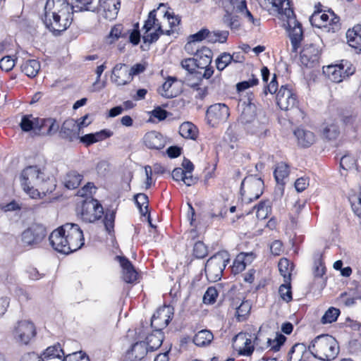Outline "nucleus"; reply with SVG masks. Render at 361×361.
<instances>
[{
	"mask_svg": "<svg viewBox=\"0 0 361 361\" xmlns=\"http://www.w3.org/2000/svg\"><path fill=\"white\" fill-rule=\"evenodd\" d=\"M173 315V308L164 305L158 308L151 319V326L154 330L160 331L168 326Z\"/></svg>",
	"mask_w": 361,
	"mask_h": 361,
	"instance_id": "2eb2a0df",
	"label": "nucleus"
},
{
	"mask_svg": "<svg viewBox=\"0 0 361 361\" xmlns=\"http://www.w3.org/2000/svg\"><path fill=\"white\" fill-rule=\"evenodd\" d=\"M39 70V62L35 59L27 60L21 65L22 72L30 78L36 76Z\"/></svg>",
	"mask_w": 361,
	"mask_h": 361,
	"instance_id": "a19ab883",
	"label": "nucleus"
},
{
	"mask_svg": "<svg viewBox=\"0 0 361 361\" xmlns=\"http://www.w3.org/2000/svg\"><path fill=\"white\" fill-rule=\"evenodd\" d=\"M252 252H241L233 262L232 271L235 274L240 273L245 270L246 265L250 264L253 259Z\"/></svg>",
	"mask_w": 361,
	"mask_h": 361,
	"instance_id": "473e14b6",
	"label": "nucleus"
},
{
	"mask_svg": "<svg viewBox=\"0 0 361 361\" xmlns=\"http://www.w3.org/2000/svg\"><path fill=\"white\" fill-rule=\"evenodd\" d=\"M197 133V128L190 122H184L179 127V133L185 138L195 140Z\"/></svg>",
	"mask_w": 361,
	"mask_h": 361,
	"instance_id": "79ce46f5",
	"label": "nucleus"
},
{
	"mask_svg": "<svg viewBox=\"0 0 361 361\" xmlns=\"http://www.w3.org/2000/svg\"><path fill=\"white\" fill-rule=\"evenodd\" d=\"M329 14L322 13V11H314L310 16L311 24L317 27H328L329 31L335 32L340 28L339 18L336 16L334 13L329 11Z\"/></svg>",
	"mask_w": 361,
	"mask_h": 361,
	"instance_id": "9d476101",
	"label": "nucleus"
},
{
	"mask_svg": "<svg viewBox=\"0 0 361 361\" xmlns=\"http://www.w3.org/2000/svg\"><path fill=\"white\" fill-rule=\"evenodd\" d=\"M208 254L207 246L202 242L198 241L195 243L193 247V255L197 258H204Z\"/></svg>",
	"mask_w": 361,
	"mask_h": 361,
	"instance_id": "13d9d810",
	"label": "nucleus"
},
{
	"mask_svg": "<svg viewBox=\"0 0 361 361\" xmlns=\"http://www.w3.org/2000/svg\"><path fill=\"white\" fill-rule=\"evenodd\" d=\"M63 225L54 230L49 237V240L51 247L59 252L63 254H69L68 249L66 234L64 231Z\"/></svg>",
	"mask_w": 361,
	"mask_h": 361,
	"instance_id": "a211bd4d",
	"label": "nucleus"
},
{
	"mask_svg": "<svg viewBox=\"0 0 361 361\" xmlns=\"http://www.w3.org/2000/svg\"><path fill=\"white\" fill-rule=\"evenodd\" d=\"M274 174L276 182L282 183L284 178H287L289 174L288 166L283 162L278 164Z\"/></svg>",
	"mask_w": 361,
	"mask_h": 361,
	"instance_id": "de8ad7c7",
	"label": "nucleus"
},
{
	"mask_svg": "<svg viewBox=\"0 0 361 361\" xmlns=\"http://www.w3.org/2000/svg\"><path fill=\"white\" fill-rule=\"evenodd\" d=\"M144 142L149 149H161L165 147L166 140L160 133L153 130L145 134Z\"/></svg>",
	"mask_w": 361,
	"mask_h": 361,
	"instance_id": "bb28decb",
	"label": "nucleus"
},
{
	"mask_svg": "<svg viewBox=\"0 0 361 361\" xmlns=\"http://www.w3.org/2000/svg\"><path fill=\"white\" fill-rule=\"evenodd\" d=\"M324 73H325L330 80L334 82H341L344 80L343 77V63L338 65L328 66L324 68Z\"/></svg>",
	"mask_w": 361,
	"mask_h": 361,
	"instance_id": "72a5a7b5",
	"label": "nucleus"
},
{
	"mask_svg": "<svg viewBox=\"0 0 361 361\" xmlns=\"http://www.w3.org/2000/svg\"><path fill=\"white\" fill-rule=\"evenodd\" d=\"M253 97L251 93L247 95V98L240 100L242 111L238 118V123L243 126V128L257 118L256 115L257 108L252 102Z\"/></svg>",
	"mask_w": 361,
	"mask_h": 361,
	"instance_id": "4468645a",
	"label": "nucleus"
},
{
	"mask_svg": "<svg viewBox=\"0 0 361 361\" xmlns=\"http://www.w3.org/2000/svg\"><path fill=\"white\" fill-rule=\"evenodd\" d=\"M20 185L24 192L32 199L40 198L56 188V180L44 173L37 166L25 168L20 176Z\"/></svg>",
	"mask_w": 361,
	"mask_h": 361,
	"instance_id": "f257e3e1",
	"label": "nucleus"
},
{
	"mask_svg": "<svg viewBox=\"0 0 361 361\" xmlns=\"http://www.w3.org/2000/svg\"><path fill=\"white\" fill-rule=\"evenodd\" d=\"M286 340V338L283 335L278 334L275 339H268L267 342L271 347V350L274 352H277L279 350L281 346L284 343Z\"/></svg>",
	"mask_w": 361,
	"mask_h": 361,
	"instance_id": "338daca9",
	"label": "nucleus"
},
{
	"mask_svg": "<svg viewBox=\"0 0 361 361\" xmlns=\"http://www.w3.org/2000/svg\"><path fill=\"white\" fill-rule=\"evenodd\" d=\"M251 310V304L248 300L243 301L240 305L236 307V317L239 322L246 319Z\"/></svg>",
	"mask_w": 361,
	"mask_h": 361,
	"instance_id": "09e8293b",
	"label": "nucleus"
},
{
	"mask_svg": "<svg viewBox=\"0 0 361 361\" xmlns=\"http://www.w3.org/2000/svg\"><path fill=\"white\" fill-rule=\"evenodd\" d=\"M218 296V292L214 287H209L206 290L203 296V302L207 305H212L216 302Z\"/></svg>",
	"mask_w": 361,
	"mask_h": 361,
	"instance_id": "052dcab7",
	"label": "nucleus"
},
{
	"mask_svg": "<svg viewBox=\"0 0 361 361\" xmlns=\"http://www.w3.org/2000/svg\"><path fill=\"white\" fill-rule=\"evenodd\" d=\"M39 118L32 114H27L22 116L20 127L24 132L32 130L35 134L38 132Z\"/></svg>",
	"mask_w": 361,
	"mask_h": 361,
	"instance_id": "c9c22d12",
	"label": "nucleus"
},
{
	"mask_svg": "<svg viewBox=\"0 0 361 361\" xmlns=\"http://www.w3.org/2000/svg\"><path fill=\"white\" fill-rule=\"evenodd\" d=\"M276 103L281 110L293 111L300 114V117L303 118V113L298 108L297 96L293 90L288 85H282L276 93Z\"/></svg>",
	"mask_w": 361,
	"mask_h": 361,
	"instance_id": "0eeeda50",
	"label": "nucleus"
},
{
	"mask_svg": "<svg viewBox=\"0 0 361 361\" xmlns=\"http://www.w3.org/2000/svg\"><path fill=\"white\" fill-rule=\"evenodd\" d=\"M59 133L62 138L73 142L79 137L80 126L73 118H68L63 123Z\"/></svg>",
	"mask_w": 361,
	"mask_h": 361,
	"instance_id": "412c9836",
	"label": "nucleus"
},
{
	"mask_svg": "<svg viewBox=\"0 0 361 361\" xmlns=\"http://www.w3.org/2000/svg\"><path fill=\"white\" fill-rule=\"evenodd\" d=\"M35 325L27 320L18 322L13 331V336L15 341L22 345H27L35 336Z\"/></svg>",
	"mask_w": 361,
	"mask_h": 361,
	"instance_id": "9b49d317",
	"label": "nucleus"
},
{
	"mask_svg": "<svg viewBox=\"0 0 361 361\" xmlns=\"http://www.w3.org/2000/svg\"><path fill=\"white\" fill-rule=\"evenodd\" d=\"M347 42L350 47L361 53V25H355L346 32Z\"/></svg>",
	"mask_w": 361,
	"mask_h": 361,
	"instance_id": "c756f323",
	"label": "nucleus"
},
{
	"mask_svg": "<svg viewBox=\"0 0 361 361\" xmlns=\"http://www.w3.org/2000/svg\"><path fill=\"white\" fill-rule=\"evenodd\" d=\"M278 266L279 271L281 274L283 276L285 281L289 280L291 271L290 261L286 258L281 259Z\"/></svg>",
	"mask_w": 361,
	"mask_h": 361,
	"instance_id": "3c124183",
	"label": "nucleus"
},
{
	"mask_svg": "<svg viewBox=\"0 0 361 361\" xmlns=\"http://www.w3.org/2000/svg\"><path fill=\"white\" fill-rule=\"evenodd\" d=\"M156 10H153L149 12L147 20L145 22L143 29L146 32H148L152 27H157V25H160L158 23V20L156 18Z\"/></svg>",
	"mask_w": 361,
	"mask_h": 361,
	"instance_id": "bf43d9fd",
	"label": "nucleus"
},
{
	"mask_svg": "<svg viewBox=\"0 0 361 361\" xmlns=\"http://www.w3.org/2000/svg\"><path fill=\"white\" fill-rule=\"evenodd\" d=\"M116 212L114 210L108 211L106 212L104 224L106 230L110 233L114 231V221H115Z\"/></svg>",
	"mask_w": 361,
	"mask_h": 361,
	"instance_id": "4d7b16f0",
	"label": "nucleus"
},
{
	"mask_svg": "<svg viewBox=\"0 0 361 361\" xmlns=\"http://www.w3.org/2000/svg\"><path fill=\"white\" fill-rule=\"evenodd\" d=\"M47 234V229L43 225L34 224L22 233L21 241L24 246L34 247L42 242Z\"/></svg>",
	"mask_w": 361,
	"mask_h": 361,
	"instance_id": "6e6552de",
	"label": "nucleus"
},
{
	"mask_svg": "<svg viewBox=\"0 0 361 361\" xmlns=\"http://www.w3.org/2000/svg\"><path fill=\"white\" fill-rule=\"evenodd\" d=\"M164 335L161 331L154 330V332L147 337V347L148 351L155 350L159 348L162 344Z\"/></svg>",
	"mask_w": 361,
	"mask_h": 361,
	"instance_id": "ea45409f",
	"label": "nucleus"
},
{
	"mask_svg": "<svg viewBox=\"0 0 361 361\" xmlns=\"http://www.w3.org/2000/svg\"><path fill=\"white\" fill-rule=\"evenodd\" d=\"M63 229L66 234L67 247L69 250V253L80 249L85 243V239L82 231L79 226L76 224L66 223L63 224Z\"/></svg>",
	"mask_w": 361,
	"mask_h": 361,
	"instance_id": "1a4fd4ad",
	"label": "nucleus"
},
{
	"mask_svg": "<svg viewBox=\"0 0 361 361\" xmlns=\"http://www.w3.org/2000/svg\"><path fill=\"white\" fill-rule=\"evenodd\" d=\"M312 356L323 361L334 360L339 353V345L334 337L329 334L317 336L310 344Z\"/></svg>",
	"mask_w": 361,
	"mask_h": 361,
	"instance_id": "7ed1b4c3",
	"label": "nucleus"
},
{
	"mask_svg": "<svg viewBox=\"0 0 361 361\" xmlns=\"http://www.w3.org/2000/svg\"><path fill=\"white\" fill-rule=\"evenodd\" d=\"M123 27L121 24H118L114 25L109 33V38H110L111 43L115 42L120 37H125L126 34H123Z\"/></svg>",
	"mask_w": 361,
	"mask_h": 361,
	"instance_id": "774afa93",
	"label": "nucleus"
},
{
	"mask_svg": "<svg viewBox=\"0 0 361 361\" xmlns=\"http://www.w3.org/2000/svg\"><path fill=\"white\" fill-rule=\"evenodd\" d=\"M237 13H226L224 16L223 20L231 29H238L240 22Z\"/></svg>",
	"mask_w": 361,
	"mask_h": 361,
	"instance_id": "603ef678",
	"label": "nucleus"
},
{
	"mask_svg": "<svg viewBox=\"0 0 361 361\" xmlns=\"http://www.w3.org/2000/svg\"><path fill=\"white\" fill-rule=\"evenodd\" d=\"M120 5V0H99L96 10L103 18L112 20L117 17Z\"/></svg>",
	"mask_w": 361,
	"mask_h": 361,
	"instance_id": "f3484780",
	"label": "nucleus"
},
{
	"mask_svg": "<svg viewBox=\"0 0 361 361\" xmlns=\"http://www.w3.org/2000/svg\"><path fill=\"white\" fill-rule=\"evenodd\" d=\"M176 78L169 77L164 84L158 89V92L165 98H173L178 94V90H175L173 83Z\"/></svg>",
	"mask_w": 361,
	"mask_h": 361,
	"instance_id": "4c0bfd02",
	"label": "nucleus"
},
{
	"mask_svg": "<svg viewBox=\"0 0 361 361\" xmlns=\"http://www.w3.org/2000/svg\"><path fill=\"white\" fill-rule=\"evenodd\" d=\"M229 115V109L226 104H214L207 109L206 118L207 123L214 127L221 123L226 122Z\"/></svg>",
	"mask_w": 361,
	"mask_h": 361,
	"instance_id": "f8f14e48",
	"label": "nucleus"
},
{
	"mask_svg": "<svg viewBox=\"0 0 361 361\" xmlns=\"http://www.w3.org/2000/svg\"><path fill=\"white\" fill-rule=\"evenodd\" d=\"M340 314V310L335 307L329 308L322 317V322L323 324H330L336 321Z\"/></svg>",
	"mask_w": 361,
	"mask_h": 361,
	"instance_id": "864d4df0",
	"label": "nucleus"
},
{
	"mask_svg": "<svg viewBox=\"0 0 361 361\" xmlns=\"http://www.w3.org/2000/svg\"><path fill=\"white\" fill-rule=\"evenodd\" d=\"M343 125L348 129L357 130L361 126V116L354 111H344L341 117Z\"/></svg>",
	"mask_w": 361,
	"mask_h": 361,
	"instance_id": "2f4dec72",
	"label": "nucleus"
},
{
	"mask_svg": "<svg viewBox=\"0 0 361 361\" xmlns=\"http://www.w3.org/2000/svg\"><path fill=\"white\" fill-rule=\"evenodd\" d=\"M161 35H164V30L161 25H157L155 32L152 33L145 32L142 39L145 43L151 44L157 41Z\"/></svg>",
	"mask_w": 361,
	"mask_h": 361,
	"instance_id": "5fc2aeb1",
	"label": "nucleus"
},
{
	"mask_svg": "<svg viewBox=\"0 0 361 361\" xmlns=\"http://www.w3.org/2000/svg\"><path fill=\"white\" fill-rule=\"evenodd\" d=\"M323 133L329 140L336 139L339 134L338 127L335 124L328 125L324 128Z\"/></svg>",
	"mask_w": 361,
	"mask_h": 361,
	"instance_id": "69168bd1",
	"label": "nucleus"
},
{
	"mask_svg": "<svg viewBox=\"0 0 361 361\" xmlns=\"http://www.w3.org/2000/svg\"><path fill=\"white\" fill-rule=\"evenodd\" d=\"M256 210V217L258 219H264L267 218L269 209V207L265 202H261L257 205L254 207Z\"/></svg>",
	"mask_w": 361,
	"mask_h": 361,
	"instance_id": "680f3d73",
	"label": "nucleus"
},
{
	"mask_svg": "<svg viewBox=\"0 0 361 361\" xmlns=\"http://www.w3.org/2000/svg\"><path fill=\"white\" fill-rule=\"evenodd\" d=\"M135 204L142 216H145L148 213L149 200L145 193H138L134 196Z\"/></svg>",
	"mask_w": 361,
	"mask_h": 361,
	"instance_id": "49530a36",
	"label": "nucleus"
},
{
	"mask_svg": "<svg viewBox=\"0 0 361 361\" xmlns=\"http://www.w3.org/2000/svg\"><path fill=\"white\" fill-rule=\"evenodd\" d=\"M258 3L263 9L277 15L279 18L283 15L286 7H290L288 0H258Z\"/></svg>",
	"mask_w": 361,
	"mask_h": 361,
	"instance_id": "aec40b11",
	"label": "nucleus"
},
{
	"mask_svg": "<svg viewBox=\"0 0 361 361\" xmlns=\"http://www.w3.org/2000/svg\"><path fill=\"white\" fill-rule=\"evenodd\" d=\"M264 182L257 176L245 177L240 185V193L245 201L251 202L258 199L263 192Z\"/></svg>",
	"mask_w": 361,
	"mask_h": 361,
	"instance_id": "423d86ee",
	"label": "nucleus"
},
{
	"mask_svg": "<svg viewBox=\"0 0 361 361\" xmlns=\"http://www.w3.org/2000/svg\"><path fill=\"white\" fill-rule=\"evenodd\" d=\"M214 336L209 330H202L197 332L193 338V343L200 347L209 345L213 340Z\"/></svg>",
	"mask_w": 361,
	"mask_h": 361,
	"instance_id": "37998d69",
	"label": "nucleus"
},
{
	"mask_svg": "<svg viewBox=\"0 0 361 361\" xmlns=\"http://www.w3.org/2000/svg\"><path fill=\"white\" fill-rule=\"evenodd\" d=\"M182 67L188 71V75L187 78V80L189 82L190 80V77H192L193 75L197 79V82L189 83L192 87H196L199 85V82L201 81V75L202 73L200 71H197V68H199L198 62L195 59V58H189L185 59L181 61Z\"/></svg>",
	"mask_w": 361,
	"mask_h": 361,
	"instance_id": "b1692460",
	"label": "nucleus"
},
{
	"mask_svg": "<svg viewBox=\"0 0 361 361\" xmlns=\"http://www.w3.org/2000/svg\"><path fill=\"white\" fill-rule=\"evenodd\" d=\"M245 0H224L223 6L226 13H240L246 8Z\"/></svg>",
	"mask_w": 361,
	"mask_h": 361,
	"instance_id": "58836bf2",
	"label": "nucleus"
},
{
	"mask_svg": "<svg viewBox=\"0 0 361 361\" xmlns=\"http://www.w3.org/2000/svg\"><path fill=\"white\" fill-rule=\"evenodd\" d=\"M228 261V254L225 251L219 252L211 257L207 261L204 267L207 278L214 281L219 280Z\"/></svg>",
	"mask_w": 361,
	"mask_h": 361,
	"instance_id": "39448f33",
	"label": "nucleus"
},
{
	"mask_svg": "<svg viewBox=\"0 0 361 361\" xmlns=\"http://www.w3.org/2000/svg\"><path fill=\"white\" fill-rule=\"evenodd\" d=\"M133 78L125 63H117L112 69L111 80L117 86H122L130 83Z\"/></svg>",
	"mask_w": 361,
	"mask_h": 361,
	"instance_id": "6ab92c4d",
	"label": "nucleus"
},
{
	"mask_svg": "<svg viewBox=\"0 0 361 361\" xmlns=\"http://www.w3.org/2000/svg\"><path fill=\"white\" fill-rule=\"evenodd\" d=\"M82 178L83 175L82 173H78L77 171L71 170L66 173L63 183L66 188L70 190L75 189L80 185Z\"/></svg>",
	"mask_w": 361,
	"mask_h": 361,
	"instance_id": "e433bc0d",
	"label": "nucleus"
},
{
	"mask_svg": "<svg viewBox=\"0 0 361 361\" xmlns=\"http://www.w3.org/2000/svg\"><path fill=\"white\" fill-rule=\"evenodd\" d=\"M268 119L264 115H259L257 118L251 122L244 130L251 135L259 137L264 136L267 131Z\"/></svg>",
	"mask_w": 361,
	"mask_h": 361,
	"instance_id": "4be33fe9",
	"label": "nucleus"
},
{
	"mask_svg": "<svg viewBox=\"0 0 361 361\" xmlns=\"http://www.w3.org/2000/svg\"><path fill=\"white\" fill-rule=\"evenodd\" d=\"M67 354L61 348L59 343L55 344L52 346L48 347L42 356L43 358H61L62 356H66Z\"/></svg>",
	"mask_w": 361,
	"mask_h": 361,
	"instance_id": "c03bdc74",
	"label": "nucleus"
},
{
	"mask_svg": "<svg viewBox=\"0 0 361 361\" xmlns=\"http://www.w3.org/2000/svg\"><path fill=\"white\" fill-rule=\"evenodd\" d=\"M252 335L248 333L240 332L233 338V346L239 354L250 355L254 350L252 344Z\"/></svg>",
	"mask_w": 361,
	"mask_h": 361,
	"instance_id": "dca6fc26",
	"label": "nucleus"
},
{
	"mask_svg": "<svg viewBox=\"0 0 361 361\" xmlns=\"http://www.w3.org/2000/svg\"><path fill=\"white\" fill-rule=\"evenodd\" d=\"M279 293L281 299L288 302L292 300V292L290 284H282L279 289Z\"/></svg>",
	"mask_w": 361,
	"mask_h": 361,
	"instance_id": "e2e57ef3",
	"label": "nucleus"
},
{
	"mask_svg": "<svg viewBox=\"0 0 361 361\" xmlns=\"http://www.w3.org/2000/svg\"><path fill=\"white\" fill-rule=\"evenodd\" d=\"M15 66V59L11 56H6L0 60V68L8 72Z\"/></svg>",
	"mask_w": 361,
	"mask_h": 361,
	"instance_id": "0e129e2a",
	"label": "nucleus"
},
{
	"mask_svg": "<svg viewBox=\"0 0 361 361\" xmlns=\"http://www.w3.org/2000/svg\"><path fill=\"white\" fill-rule=\"evenodd\" d=\"M228 31L226 30H215L210 32L208 30V34H207L206 39L211 43H224L228 39Z\"/></svg>",
	"mask_w": 361,
	"mask_h": 361,
	"instance_id": "a18cd8bd",
	"label": "nucleus"
},
{
	"mask_svg": "<svg viewBox=\"0 0 361 361\" xmlns=\"http://www.w3.org/2000/svg\"><path fill=\"white\" fill-rule=\"evenodd\" d=\"M235 55H231L228 53H222L216 59V68L219 71H223L228 64H230L233 59H234Z\"/></svg>",
	"mask_w": 361,
	"mask_h": 361,
	"instance_id": "8fccbe9b",
	"label": "nucleus"
},
{
	"mask_svg": "<svg viewBox=\"0 0 361 361\" xmlns=\"http://www.w3.org/2000/svg\"><path fill=\"white\" fill-rule=\"evenodd\" d=\"M148 348L144 341L134 343L131 348L128 350L124 357V361H139L147 355Z\"/></svg>",
	"mask_w": 361,
	"mask_h": 361,
	"instance_id": "a878e982",
	"label": "nucleus"
},
{
	"mask_svg": "<svg viewBox=\"0 0 361 361\" xmlns=\"http://www.w3.org/2000/svg\"><path fill=\"white\" fill-rule=\"evenodd\" d=\"M59 130V124L54 118H39L37 135H52Z\"/></svg>",
	"mask_w": 361,
	"mask_h": 361,
	"instance_id": "393cba45",
	"label": "nucleus"
},
{
	"mask_svg": "<svg viewBox=\"0 0 361 361\" xmlns=\"http://www.w3.org/2000/svg\"><path fill=\"white\" fill-rule=\"evenodd\" d=\"M63 361H90L89 357L82 351L68 353Z\"/></svg>",
	"mask_w": 361,
	"mask_h": 361,
	"instance_id": "6e6d98bb",
	"label": "nucleus"
},
{
	"mask_svg": "<svg viewBox=\"0 0 361 361\" xmlns=\"http://www.w3.org/2000/svg\"><path fill=\"white\" fill-rule=\"evenodd\" d=\"M104 214L102 204L95 199L85 200L82 206V218L85 222H94Z\"/></svg>",
	"mask_w": 361,
	"mask_h": 361,
	"instance_id": "ddd939ff",
	"label": "nucleus"
},
{
	"mask_svg": "<svg viewBox=\"0 0 361 361\" xmlns=\"http://www.w3.org/2000/svg\"><path fill=\"white\" fill-rule=\"evenodd\" d=\"M73 8L66 0H47L42 20L51 32L59 34L72 23Z\"/></svg>",
	"mask_w": 361,
	"mask_h": 361,
	"instance_id": "f03ea898",
	"label": "nucleus"
},
{
	"mask_svg": "<svg viewBox=\"0 0 361 361\" xmlns=\"http://www.w3.org/2000/svg\"><path fill=\"white\" fill-rule=\"evenodd\" d=\"M294 135L298 140V144L301 147H309L316 140L314 134L308 130L298 128L294 131Z\"/></svg>",
	"mask_w": 361,
	"mask_h": 361,
	"instance_id": "7c9ffc66",
	"label": "nucleus"
},
{
	"mask_svg": "<svg viewBox=\"0 0 361 361\" xmlns=\"http://www.w3.org/2000/svg\"><path fill=\"white\" fill-rule=\"evenodd\" d=\"M312 356L310 345L304 343L295 344L288 353L289 361H307Z\"/></svg>",
	"mask_w": 361,
	"mask_h": 361,
	"instance_id": "5701e85b",
	"label": "nucleus"
},
{
	"mask_svg": "<svg viewBox=\"0 0 361 361\" xmlns=\"http://www.w3.org/2000/svg\"><path fill=\"white\" fill-rule=\"evenodd\" d=\"M284 23L283 26L288 33L293 51L296 52L303 37L302 25L296 19L290 7H286L283 15L280 18Z\"/></svg>",
	"mask_w": 361,
	"mask_h": 361,
	"instance_id": "20e7f679",
	"label": "nucleus"
},
{
	"mask_svg": "<svg viewBox=\"0 0 361 361\" xmlns=\"http://www.w3.org/2000/svg\"><path fill=\"white\" fill-rule=\"evenodd\" d=\"M319 50L313 44L305 46L300 53L301 63L305 66H313L318 61Z\"/></svg>",
	"mask_w": 361,
	"mask_h": 361,
	"instance_id": "cd10ccee",
	"label": "nucleus"
},
{
	"mask_svg": "<svg viewBox=\"0 0 361 361\" xmlns=\"http://www.w3.org/2000/svg\"><path fill=\"white\" fill-rule=\"evenodd\" d=\"M195 59L198 62L200 69H203L209 66L212 62V51L210 49L203 47L195 51Z\"/></svg>",
	"mask_w": 361,
	"mask_h": 361,
	"instance_id": "f704fd0d",
	"label": "nucleus"
},
{
	"mask_svg": "<svg viewBox=\"0 0 361 361\" xmlns=\"http://www.w3.org/2000/svg\"><path fill=\"white\" fill-rule=\"evenodd\" d=\"M123 269V279L128 283L135 282L137 279V273L132 263L125 257H118Z\"/></svg>",
	"mask_w": 361,
	"mask_h": 361,
	"instance_id": "c85d7f7f",
	"label": "nucleus"
}]
</instances>
